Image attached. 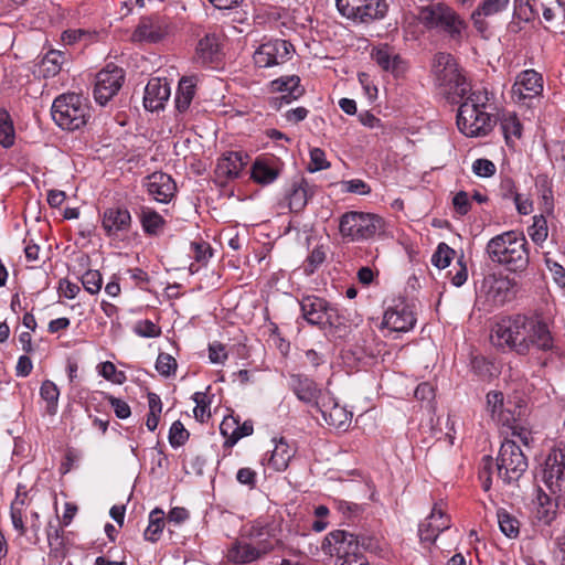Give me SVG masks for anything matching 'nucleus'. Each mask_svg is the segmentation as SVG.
Instances as JSON below:
<instances>
[{
    "label": "nucleus",
    "instance_id": "49530a36",
    "mask_svg": "<svg viewBox=\"0 0 565 565\" xmlns=\"http://www.w3.org/2000/svg\"><path fill=\"white\" fill-rule=\"evenodd\" d=\"M327 257V248L323 245L316 246L309 254L305 264V273L311 275L323 264Z\"/></svg>",
    "mask_w": 565,
    "mask_h": 565
},
{
    "label": "nucleus",
    "instance_id": "a878e982",
    "mask_svg": "<svg viewBox=\"0 0 565 565\" xmlns=\"http://www.w3.org/2000/svg\"><path fill=\"white\" fill-rule=\"evenodd\" d=\"M146 186L149 194L160 203H168L177 190L173 179L163 172H154L149 175Z\"/></svg>",
    "mask_w": 565,
    "mask_h": 565
},
{
    "label": "nucleus",
    "instance_id": "6ab92c4d",
    "mask_svg": "<svg viewBox=\"0 0 565 565\" xmlns=\"http://www.w3.org/2000/svg\"><path fill=\"white\" fill-rule=\"evenodd\" d=\"M450 527V519L439 504H435L427 519L419 524L418 535L422 542L434 543L438 535Z\"/></svg>",
    "mask_w": 565,
    "mask_h": 565
},
{
    "label": "nucleus",
    "instance_id": "aec40b11",
    "mask_svg": "<svg viewBox=\"0 0 565 565\" xmlns=\"http://www.w3.org/2000/svg\"><path fill=\"white\" fill-rule=\"evenodd\" d=\"M415 322L416 318L411 307L401 302L385 311L382 324L391 331L407 332L414 328Z\"/></svg>",
    "mask_w": 565,
    "mask_h": 565
},
{
    "label": "nucleus",
    "instance_id": "4c0bfd02",
    "mask_svg": "<svg viewBox=\"0 0 565 565\" xmlns=\"http://www.w3.org/2000/svg\"><path fill=\"white\" fill-rule=\"evenodd\" d=\"M195 87L196 83L194 77H182L180 79L175 94V107L180 113H184L189 109L195 95Z\"/></svg>",
    "mask_w": 565,
    "mask_h": 565
},
{
    "label": "nucleus",
    "instance_id": "f8f14e48",
    "mask_svg": "<svg viewBox=\"0 0 565 565\" xmlns=\"http://www.w3.org/2000/svg\"><path fill=\"white\" fill-rule=\"evenodd\" d=\"M294 51V45L290 42L275 39L263 43L255 51L253 58L258 67H271L289 61Z\"/></svg>",
    "mask_w": 565,
    "mask_h": 565
},
{
    "label": "nucleus",
    "instance_id": "423d86ee",
    "mask_svg": "<svg viewBox=\"0 0 565 565\" xmlns=\"http://www.w3.org/2000/svg\"><path fill=\"white\" fill-rule=\"evenodd\" d=\"M51 114L60 128L74 131L86 125L89 118V107L79 95L67 93L54 99Z\"/></svg>",
    "mask_w": 565,
    "mask_h": 565
},
{
    "label": "nucleus",
    "instance_id": "3c124183",
    "mask_svg": "<svg viewBox=\"0 0 565 565\" xmlns=\"http://www.w3.org/2000/svg\"><path fill=\"white\" fill-rule=\"evenodd\" d=\"M177 361L175 359L168 354V353H160L157 358V362H156V369L157 371L168 377L172 374L175 373V370H177Z\"/></svg>",
    "mask_w": 565,
    "mask_h": 565
},
{
    "label": "nucleus",
    "instance_id": "ddd939ff",
    "mask_svg": "<svg viewBox=\"0 0 565 565\" xmlns=\"http://www.w3.org/2000/svg\"><path fill=\"white\" fill-rule=\"evenodd\" d=\"M124 78V71L117 66L108 65L96 75L95 100L102 106L106 105L121 88Z\"/></svg>",
    "mask_w": 565,
    "mask_h": 565
},
{
    "label": "nucleus",
    "instance_id": "13d9d810",
    "mask_svg": "<svg viewBox=\"0 0 565 565\" xmlns=\"http://www.w3.org/2000/svg\"><path fill=\"white\" fill-rule=\"evenodd\" d=\"M62 529L60 526L58 519L56 520V524H53L52 522H49L46 527V535L49 545L52 550H58L62 546Z\"/></svg>",
    "mask_w": 565,
    "mask_h": 565
},
{
    "label": "nucleus",
    "instance_id": "9d476101",
    "mask_svg": "<svg viewBox=\"0 0 565 565\" xmlns=\"http://www.w3.org/2000/svg\"><path fill=\"white\" fill-rule=\"evenodd\" d=\"M542 480L551 495L565 502V446L554 447L542 469Z\"/></svg>",
    "mask_w": 565,
    "mask_h": 565
},
{
    "label": "nucleus",
    "instance_id": "393cba45",
    "mask_svg": "<svg viewBox=\"0 0 565 565\" xmlns=\"http://www.w3.org/2000/svg\"><path fill=\"white\" fill-rule=\"evenodd\" d=\"M289 385L299 401L312 405L316 408L321 403L319 401L321 390L316 382L308 376L294 374L290 376Z\"/></svg>",
    "mask_w": 565,
    "mask_h": 565
},
{
    "label": "nucleus",
    "instance_id": "39448f33",
    "mask_svg": "<svg viewBox=\"0 0 565 565\" xmlns=\"http://www.w3.org/2000/svg\"><path fill=\"white\" fill-rule=\"evenodd\" d=\"M384 232L385 221L377 214L350 211L339 220V233L348 242L372 239Z\"/></svg>",
    "mask_w": 565,
    "mask_h": 565
},
{
    "label": "nucleus",
    "instance_id": "774afa93",
    "mask_svg": "<svg viewBox=\"0 0 565 565\" xmlns=\"http://www.w3.org/2000/svg\"><path fill=\"white\" fill-rule=\"evenodd\" d=\"M334 565H370L367 558L362 552L348 555L341 559H337Z\"/></svg>",
    "mask_w": 565,
    "mask_h": 565
},
{
    "label": "nucleus",
    "instance_id": "f704fd0d",
    "mask_svg": "<svg viewBox=\"0 0 565 565\" xmlns=\"http://www.w3.org/2000/svg\"><path fill=\"white\" fill-rule=\"evenodd\" d=\"M220 42L215 34H207L201 39L196 46V60L202 64H209L221 58Z\"/></svg>",
    "mask_w": 565,
    "mask_h": 565
},
{
    "label": "nucleus",
    "instance_id": "a18cd8bd",
    "mask_svg": "<svg viewBox=\"0 0 565 565\" xmlns=\"http://www.w3.org/2000/svg\"><path fill=\"white\" fill-rule=\"evenodd\" d=\"M527 232L534 243L542 244L548 235L546 218L543 215H535Z\"/></svg>",
    "mask_w": 565,
    "mask_h": 565
},
{
    "label": "nucleus",
    "instance_id": "bb28decb",
    "mask_svg": "<svg viewBox=\"0 0 565 565\" xmlns=\"http://www.w3.org/2000/svg\"><path fill=\"white\" fill-rule=\"evenodd\" d=\"M509 3L510 0H482L471 14V20L476 30L480 34H484L489 28L486 18L493 17L505 11Z\"/></svg>",
    "mask_w": 565,
    "mask_h": 565
},
{
    "label": "nucleus",
    "instance_id": "de8ad7c7",
    "mask_svg": "<svg viewBox=\"0 0 565 565\" xmlns=\"http://www.w3.org/2000/svg\"><path fill=\"white\" fill-rule=\"evenodd\" d=\"M455 250L446 243H440L436 252L433 254L431 263L439 269H444L450 265Z\"/></svg>",
    "mask_w": 565,
    "mask_h": 565
},
{
    "label": "nucleus",
    "instance_id": "4be33fe9",
    "mask_svg": "<svg viewBox=\"0 0 565 565\" xmlns=\"http://www.w3.org/2000/svg\"><path fill=\"white\" fill-rule=\"evenodd\" d=\"M259 546L248 543L235 542L227 552V561L235 564H246L258 559L262 555L273 550V543L266 540L259 541Z\"/></svg>",
    "mask_w": 565,
    "mask_h": 565
},
{
    "label": "nucleus",
    "instance_id": "4468645a",
    "mask_svg": "<svg viewBox=\"0 0 565 565\" xmlns=\"http://www.w3.org/2000/svg\"><path fill=\"white\" fill-rule=\"evenodd\" d=\"M302 317L308 323L324 328L332 326L334 318L338 317L337 310L331 307L324 299L316 296L303 297L300 301Z\"/></svg>",
    "mask_w": 565,
    "mask_h": 565
},
{
    "label": "nucleus",
    "instance_id": "72a5a7b5",
    "mask_svg": "<svg viewBox=\"0 0 565 565\" xmlns=\"http://www.w3.org/2000/svg\"><path fill=\"white\" fill-rule=\"evenodd\" d=\"M315 194V185L310 184L306 179H301L292 184L288 194L289 207L291 212H301L310 198Z\"/></svg>",
    "mask_w": 565,
    "mask_h": 565
},
{
    "label": "nucleus",
    "instance_id": "6e6d98bb",
    "mask_svg": "<svg viewBox=\"0 0 565 565\" xmlns=\"http://www.w3.org/2000/svg\"><path fill=\"white\" fill-rule=\"evenodd\" d=\"M82 284L89 294H97L103 284L102 275L97 270H88L83 275Z\"/></svg>",
    "mask_w": 565,
    "mask_h": 565
},
{
    "label": "nucleus",
    "instance_id": "c9c22d12",
    "mask_svg": "<svg viewBox=\"0 0 565 565\" xmlns=\"http://www.w3.org/2000/svg\"><path fill=\"white\" fill-rule=\"evenodd\" d=\"M138 217L143 232L149 236H158L162 233L166 221L157 211L149 206L139 209Z\"/></svg>",
    "mask_w": 565,
    "mask_h": 565
},
{
    "label": "nucleus",
    "instance_id": "58836bf2",
    "mask_svg": "<svg viewBox=\"0 0 565 565\" xmlns=\"http://www.w3.org/2000/svg\"><path fill=\"white\" fill-rule=\"evenodd\" d=\"M295 451L290 446L281 438L276 443L271 456L268 460V465L271 466L276 471H284L288 468L290 459L294 457Z\"/></svg>",
    "mask_w": 565,
    "mask_h": 565
},
{
    "label": "nucleus",
    "instance_id": "e433bc0d",
    "mask_svg": "<svg viewBox=\"0 0 565 565\" xmlns=\"http://www.w3.org/2000/svg\"><path fill=\"white\" fill-rule=\"evenodd\" d=\"M537 501L539 508L536 515L539 520L545 524H551L555 520L558 507H565V502H561L557 498L551 495V493L546 494L542 491H540L537 495Z\"/></svg>",
    "mask_w": 565,
    "mask_h": 565
},
{
    "label": "nucleus",
    "instance_id": "5fc2aeb1",
    "mask_svg": "<svg viewBox=\"0 0 565 565\" xmlns=\"http://www.w3.org/2000/svg\"><path fill=\"white\" fill-rule=\"evenodd\" d=\"M134 331L142 338H157L161 334V328L148 319L138 321Z\"/></svg>",
    "mask_w": 565,
    "mask_h": 565
},
{
    "label": "nucleus",
    "instance_id": "864d4df0",
    "mask_svg": "<svg viewBox=\"0 0 565 565\" xmlns=\"http://www.w3.org/2000/svg\"><path fill=\"white\" fill-rule=\"evenodd\" d=\"M193 401L196 404L193 411L194 417L199 422L204 423L211 416L210 405L209 402H206V394L202 392H196L193 395Z\"/></svg>",
    "mask_w": 565,
    "mask_h": 565
},
{
    "label": "nucleus",
    "instance_id": "a19ab883",
    "mask_svg": "<svg viewBox=\"0 0 565 565\" xmlns=\"http://www.w3.org/2000/svg\"><path fill=\"white\" fill-rule=\"evenodd\" d=\"M15 142V130L10 114L0 108V146L9 149Z\"/></svg>",
    "mask_w": 565,
    "mask_h": 565
},
{
    "label": "nucleus",
    "instance_id": "4d7b16f0",
    "mask_svg": "<svg viewBox=\"0 0 565 565\" xmlns=\"http://www.w3.org/2000/svg\"><path fill=\"white\" fill-rule=\"evenodd\" d=\"M495 166L491 160L477 159L472 163V171L476 175L481 178H490L495 173Z\"/></svg>",
    "mask_w": 565,
    "mask_h": 565
},
{
    "label": "nucleus",
    "instance_id": "e2e57ef3",
    "mask_svg": "<svg viewBox=\"0 0 565 565\" xmlns=\"http://www.w3.org/2000/svg\"><path fill=\"white\" fill-rule=\"evenodd\" d=\"M545 264H546L548 270L552 273L555 282L561 287H565V269H564V267L561 264H558L557 262H554L548 257H545Z\"/></svg>",
    "mask_w": 565,
    "mask_h": 565
},
{
    "label": "nucleus",
    "instance_id": "6e6552de",
    "mask_svg": "<svg viewBox=\"0 0 565 565\" xmlns=\"http://www.w3.org/2000/svg\"><path fill=\"white\" fill-rule=\"evenodd\" d=\"M497 475L503 483L516 482L526 471L529 463L521 447L514 441L507 439L501 444L495 459Z\"/></svg>",
    "mask_w": 565,
    "mask_h": 565
},
{
    "label": "nucleus",
    "instance_id": "0e129e2a",
    "mask_svg": "<svg viewBox=\"0 0 565 565\" xmlns=\"http://www.w3.org/2000/svg\"><path fill=\"white\" fill-rule=\"evenodd\" d=\"M108 401L118 418L126 419L130 416V406L125 401L114 396H109Z\"/></svg>",
    "mask_w": 565,
    "mask_h": 565
},
{
    "label": "nucleus",
    "instance_id": "2eb2a0df",
    "mask_svg": "<svg viewBox=\"0 0 565 565\" xmlns=\"http://www.w3.org/2000/svg\"><path fill=\"white\" fill-rule=\"evenodd\" d=\"M516 282L514 279L501 273H491L484 276L480 291L484 294L494 303L503 305L511 298L512 290Z\"/></svg>",
    "mask_w": 565,
    "mask_h": 565
},
{
    "label": "nucleus",
    "instance_id": "473e14b6",
    "mask_svg": "<svg viewBox=\"0 0 565 565\" xmlns=\"http://www.w3.org/2000/svg\"><path fill=\"white\" fill-rule=\"evenodd\" d=\"M279 174V164L274 159L258 158L252 166V179L263 185L273 183Z\"/></svg>",
    "mask_w": 565,
    "mask_h": 565
},
{
    "label": "nucleus",
    "instance_id": "cd10ccee",
    "mask_svg": "<svg viewBox=\"0 0 565 565\" xmlns=\"http://www.w3.org/2000/svg\"><path fill=\"white\" fill-rule=\"evenodd\" d=\"M102 225L107 236H116L120 232L129 231L131 215L127 209L109 207L103 214Z\"/></svg>",
    "mask_w": 565,
    "mask_h": 565
},
{
    "label": "nucleus",
    "instance_id": "412c9836",
    "mask_svg": "<svg viewBox=\"0 0 565 565\" xmlns=\"http://www.w3.org/2000/svg\"><path fill=\"white\" fill-rule=\"evenodd\" d=\"M542 90V76L534 70H526L520 73L512 86V95L518 100L536 97Z\"/></svg>",
    "mask_w": 565,
    "mask_h": 565
},
{
    "label": "nucleus",
    "instance_id": "ea45409f",
    "mask_svg": "<svg viewBox=\"0 0 565 565\" xmlns=\"http://www.w3.org/2000/svg\"><path fill=\"white\" fill-rule=\"evenodd\" d=\"M64 54L61 51H49L40 63V73L44 77H53L61 71Z\"/></svg>",
    "mask_w": 565,
    "mask_h": 565
},
{
    "label": "nucleus",
    "instance_id": "bf43d9fd",
    "mask_svg": "<svg viewBox=\"0 0 565 565\" xmlns=\"http://www.w3.org/2000/svg\"><path fill=\"white\" fill-rule=\"evenodd\" d=\"M501 127L507 139L509 138L510 135H513L514 137L518 138L521 137L522 126L515 115L507 116L503 119Z\"/></svg>",
    "mask_w": 565,
    "mask_h": 565
},
{
    "label": "nucleus",
    "instance_id": "09e8293b",
    "mask_svg": "<svg viewBox=\"0 0 565 565\" xmlns=\"http://www.w3.org/2000/svg\"><path fill=\"white\" fill-rule=\"evenodd\" d=\"M190 437L189 431L184 428L180 420H175L169 430V443L171 447L178 448L183 446Z\"/></svg>",
    "mask_w": 565,
    "mask_h": 565
},
{
    "label": "nucleus",
    "instance_id": "a211bd4d",
    "mask_svg": "<svg viewBox=\"0 0 565 565\" xmlns=\"http://www.w3.org/2000/svg\"><path fill=\"white\" fill-rule=\"evenodd\" d=\"M372 60L377 66L395 77L402 76L408 68L407 62L387 44H381L371 52Z\"/></svg>",
    "mask_w": 565,
    "mask_h": 565
},
{
    "label": "nucleus",
    "instance_id": "9b49d317",
    "mask_svg": "<svg viewBox=\"0 0 565 565\" xmlns=\"http://www.w3.org/2000/svg\"><path fill=\"white\" fill-rule=\"evenodd\" d=\"M367 546L365 537L360 539L344 530L330 532L322 542V551L330 556H337V559L362 552Z\"/></svg>",
    "mask_w": 565,
    "mask_h": 565
},
{
    "label": "nucleus",
    "instance_id": "b1692460",
    "mask_svg": "<svg viewBox=\"0 0 565 565\" xmlns=\"http://www.w3.org/2000/svg\"><path fill=\"white\" fill-rule=\"evenodd\" d=\"M170 94L171 88L167 78H151L145 88V108L150 111L162 109Z\"/></svg>",
    "mask_w": 565,
    "mask_h": 565
},
{
    "label": "nucleus",
    "instance_id": "f03ea898",
    "mask_svg": "<svg viewBox=\"0 0 565 565\" xmlns=\"http://www.w3.org/2000/svg\"><path fill=\"white\" fill-rule=\"evenodd\" d=\"M487 97L481 93H472L460 106L457 114L458 129L467 137L488 135L495 119L486 111Z\"/></svg>",
    "mask_w": 565,
    "mask_h": 565
},
{
    "label": "nucleus",
    "instance_id": "0eeeda50",
    "mask_svg": "<svg viewBox=\"0 0 565 565\" xmlns=\"http://www.w3.org/2000/svg\"><path fill=\"white\" fill-rule=\"evenodd\" d=\"M431 73L436 85L452 97H465L470 92V84L460 73L455 57L445 52L434 56Z\"/></svg>",
    "mask_w": 565,
    "mask_h": 565
},
{
    "label": "nucleus",
    "instance_id": "f3484780",
    "mask_svg": "<svg viewBox=\"0 0 565 565\" xmlns=\"http://www.w3.org/2000/svg\"><path fill=\"white\" fill-rule=\"evenodd\" d=\"M271 90L281 93L280 96L270 99V106L275 109H280L284 105L301 97L305 93L303 87L300 85V78L296 75L280 77L270 83Z\"/></svg>",
    "mask_w": 565,
    "mask_h": 565
},
{
    "label": "nucleus",
    "instance_id": "20e7f679",
    "mask_svg": "<svg viewBox=\"0 0 565 565\" xmlns=\"http://www.w3.org/2000/svg\"><path fill=\"white\" fill-rule=\"evenodd\" d=\"M530 316L513 315L502 318L492 329L491 342L501 349H509L519 355L527 354V335Z\"/></svg>",
    "mask_w": 565,
    "mask_h": 565
},
{
    "label": "nucleus",
    "instance_id": "603ef678",
    "mask_svg": "<svg viewBox=\"0 0 565 565\" xmlns=\"http://www.w3.org/2000/svg\"><path fill=\"white\" fill-rule=\"evenodd\" d=\"M330 167V162L326 159V153L320 148H312L310 150V162L307 167L309 172H317Z\"/></svg>",
    "mask_w": 565,
    "mask_h": 565
},
{
    "label": "nucleus",
    "instance_id": "f257e3e1",
    "mask_svg": "<svg viewBox=\"0 0 565 565\" xmlns=\"http://www.w3.org/2000/svg\"><path fill=\"white\" fill-rule=\"evenodd\" d=\"M489 259L514 274L524 273L530 264L529 243L525 236L508 231L492 237L486 246Z\"/></svg>",
    "mask_w": 565,
    "mask_h": 565
},
{
    "label": "nucleus",
    "instance_id": "1a4fd4ad",
    "mask_svg": "<svg viewBox=\"0 0 565 565\" xmlns=\"http://www.w3.org/2000/svg\"><path fill=\"white\" fill-rule=\"evenodd\" d=\"M335 4L343 17L360 24L382 20L387 12L384 0H335Z\"/></svg>",
    "mask_w": 565,
    "mask_h": 565
},
{
    "label": "nucleus",
    "instance_id": "8fccbe9b",
    "mask_svg": "<svg viewBox=\"0 0 565 565\" xmlns=\"http://www.w3.org/2000/svg\"><path fill=\"white\" fill-rule=\"evenodd\" d=\"M253 431L254 426L252 420H245L243 424H239V420L237 419L236 428L232 433V438L225 440L224 447H233L243 437L250 436Z\"/></svg>",
    "mask_w": 565,
    "mask_h": 565
},
{
    "label": "nucleus",
    "instance_id": "680f3d73",
    "mask_svg": "<svg viewBox=\"0 0 565 565\" xmlns=\"http://www.w3.org/2000/svg\"><path fill=\"white\" fill-rule=\"evenodd\" d=\"M452 205L458 214L466 215L471 209L468 193L465 191L456 193L452 199Z\"/></svg>",
    "mask_w": 565,
    "mask_h": 565
},
{
    "label": "nucleus",
    "instance_id": "c756f323",
    "mask_svg": "<svg viewBox=\"0 0 565 565\" xmlns=\"http://www.w3.org/2000/svg\"><path fill=\"white\" fill-rule=\"evenodd\" d=\"M245 164L241 152L231 151L218 159L215 175L221 183H226L237 178Z\"/></svg>",
    "mask_w": 565,
    "mask_h": 565
},
{
    "label": "nucleus",
    "instance_id": "5701e85b",
    "mask_svg": "<svg viewBox=\"0 0 565 565\" xmlns=\"http://www.w3.org/2000/svg\"><path fill=\"white\" fill-rule=\"evenodd\" d=\"M167 34V26L163 20L157 15L140 19L132 33V41L157 43Z\"/></svg>",
    "mask_w": 565,
    "mask_h": 565
},
{
    "label": "nucleus",
    "instance_id": "2f4dec72",
    "mask_svg": "<svg viewBox=\"0 0 565 565\" xmlns=\"http://www.w3.org/2000/svg\"><path fill=\"white\" fill-rule=\"evenodd\" d=\"M28 505V492L25 486L18 484L15 491V498L11 503L10 518L14 530L19 536H24L28 532L24 522V512Z\"/></svg>",
    "mask_w": 565,
    "mask_h": 565
},
{
    "label": "nucleus",
    "instance_id": "c03bdc74",
    "mask_svg": "<svg viewBox=\"0 0 565 565\" xmlns=\"http://www.w3.org/2000/svg\"><path fill=\"white\" fill-rule=\"evenodd\" d=\"M497 516L501 532L510 539L518 537L520 533V522L518 519L504 509L498 510Z\"/></svg>",
    "mask_w": 565,
    "mask_h": 565
},
{
    "label": "nucleus",
    "instance_id": "dca6fc26",
    "mask_svg": "<svg viewBox=\"0 0 565 565\" xmlns=\"http://www.w3.org/2000/svg\"><path fill=\"white\" fill-rule=\"evenodd\" d=\"M525 342H527V354L532 349L543 352L555 349V340L547 323L539 317H530Z\"/></svg>",
    "mask_w": 565,
    "mask_h": 565
},
{
    "label": "nucleus",
    "instance_id": "7ed1b4c3",
    "mask_svg": "<svg viewBox=\"0 0 565 565\" xmlns=\"http://www.w3.org/2000/svg\"><path fill=\"white\" fill-rule=\"evenodd\" d=\"M417 19L426 29L443 31L455 41L462 39V32L467 28L461 17L444 2L420 6Z\"/></svg>",
    "mask_w": 565,
    "mask_h": 565
},
{
    "label": "nucleus",
    "instance_id": "37998d69",
    "mask_svg": "<svg viewBox=\"0 0 565 565\" xmlns=\"http://www.w3.org/2000/svg\"><path fill=\"white\" fill-rule=\"evenodd\" d=\"M163 511L160 509L152 510L149 515V524L143 533L145 540L157 542L163 531Z\"/></svg>",
    "mask_w": 565,
    "mask_h": 565
},
{
    "label": "nucleus",
    "instance_id": "7c9ffc66",
    "mask_svg": "<svg viewBox=\"0 0 565 565\" xmlns=\"http://www.w3.org/2000/svg\"><path fill=\"white\" fill-rule=\"evenodd\" d=\"M487 409L492 419L502 425L511 426L515 422V414L507 407L502 392L491 391L487 394Z\"/></svg>",
    "mask_w": 565,
    "mask_h": 565
},
{
    "label": "nucleus",
    "instance_id": "338daca9",
    "mask_svg": "<svg viewBox=\"0 0 565 565\" xmlns=\"http://www.w3.org/2000/svg\"><path fill=\"white\" fill-rule=\"evenodd\" d=\"M58 291L63 297L73 299L81 291V288L77 284L71 282L67 279H62L58 284Z\"/></svg>",
    "mask_w": 565,
    "mask_h": 565
},
{
    "label": "nucleus",
    "instance_id": "c85d7f7f",
    "mask_svg": "<svg viewBox=\"0 0 565 565\" xmlns=\"http://www.w3.org/2000/svg\"><path fill=\"white\" fill-rule=\"evenodd\" d=\"M326 423L334 428L345 430L352 419V413L333 401H322L317 407Z\"/></svg>",
    "mask_w": 565,
    "mask_h": 565
},
{
    "label": "nucleus",
    "instance_id": "052dcab7",
    "mask_svg": "<svg viewBox=\"0 0 565 565\" xmlns=\"http://www.w3.org/2000/svg\"><path fill=\"white\" fill-rule=\"evenodd\" d=\"M359 120L360 122L367 127V128H371V129H380L382 134H386L390 130V127L385 126L384 124H382L381 119H379L377 117H375L372 113L370 111H363V113H360L359 115Z\"/></svg>",
    "mask_w": 565,
    "mask_h": 565
},
{
    "label": "nucleus",
    "instance_id": "79ce46f5",
    "mask_svg": "<svg viewBox=\"0 0 565 565\" xmlns=\"http://www.w3.org/2000/svg\"><path fill=\"white\" fill-rule=\"evenodd\" d=\"M42 399L46 402V413L55 415L57 412L60 392L57 386L52 381H44L40 388Z\"/></svg>",
    "mask_w": 565,
    "mask_h": 565
},
{
    "label": "nucleus",
    "instance_id": "69168bd1",
    "mask_svg": "<svg viewBox=\"0 0 565 565\" xmlns=\"http://www.w3.org/2000/svg\"><path fill=\"white\" fill-rule=\"evenodd\" d=\"M193 257L196 262L204 263L212 256L211 246L205 242H194L191 244Z\"/></svg>",
    "mask_w": 565,
    "mask_h": 565
}]
</instances>
